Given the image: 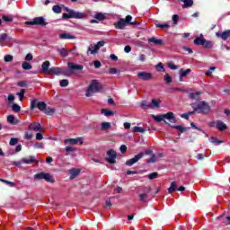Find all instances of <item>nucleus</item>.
<instances>
[{"mask_svg":"<svg viewBox=\"0 0 230 230\" xmlns=\"http://www.w3.org/2000/svg\"><path fill=\"white\" fill-rule=\"evenodd\" d=\"M194 112L198 114H209L211 112V106L206 101H199L190 104Z\"/></svg>","mask_w":230,"mask_h":230,"instance_id":"obj_1","label":"nucleus"},{"mask_svg":"<svg viewBox=\"0 0 230 230\" xmlns=\"http://www.w3.org/2000/svg\"><path fill=\"white\" fill-rule=\"evenodd\" d=\"M102 86L100 84V82H98V80L93 79L91 81L90 85L88 86L87 90H86V93H85V97L86 98H91V96H93V94H94L95 93H100V91H102Z\"/></svg>","mask_w":230,"mask_h":230,"instance_id":"obj_2","label":"nucleus"},{"mask_svg":"<svg viewBox=\"0 0 230 230\" xmlns=\"http://www.w3.org/2000/svg\"><path fill=\"white\" fill-rule=\"evenodd\" d=\"M46 181V182H55L53 176L49 172H38L34 175V181Z\"/></svg>","mask_w":230,"mask_h":230,"instance_id":"obj_3","label":"nucleus"},{"mask_svg":"<svg viewBox=\"0 0 230 230\" xmlns=\"http://www.w3.org/2000/svg\"><path fill=\"white\" fill-rule=\"evenodd\" d=\"M105 46V41L101 40L97 44H91L87 49V54L96 55L100 50V48H103Z\"/></svg>","mask_w":230,"mask_h":230,"instance_id":"obj_4","label":"nucleus"},{"mask_svg":"<svg viewBox=\"0 0 230 230\" xmlns=\"http://www.w3.org/2000/svg\"><path fill=\"white\" fill-rule=\"evenodd\" d=\"M26 24H30L31 26H48L46 19L42 16L36 17L33 19V21L26 22Z\"/></svg>","mask_w":230,"mask_h":230,"instance_id":"obj_5","label":"nucleus"},{"mask_svg":"<svg viewBox=\"0 0 230 230\" xmlns=\"http://www.w3.org/2000/svg\"><path fill=\"white\" fill-rule=\"evenodd\" d=\"M65 10L67 13H70L71 19H84L85 17V13L76 12L73 9H69L68 7H65Z\"/></svg>","mask_w":230,"mask_h":230,"instance_id":"obj_6","label":"nucleus"},{"mask_svg":"<svg viewBox=\"0 0 230 230\" xmlns=\"http://www.w3.org/2000/svg\"><path fill=\"white\" fill-rule=\"evenodd\" d=\"M144 155L145 153H139L138 155H136L133 158L126 161V166H133V164H136L139 159H143Z\"/></svg>","mask_w":230,"mask_h":230,"instance_id":"obj_7","label":"nucleus"},{"mask_svg":"<svg viewBox=\"0 0 230 230\" xmlns=\"http://www.w3.org/2000/svg\"><path fill=\"white\" fill-rule=\"evenodd\" d=\"M138 78L143 80L144 82H149L150 80H154V75L148 72H138L137 73Z\"/></svg>","mask_w":230,"mask_h":230,"instance_id":"obj_8","label":"nucleus"},{"mask_svg":"<svg viewBox=\"0 0 230 230\" xmlns=\"http://www.w3.org/2000/svg\"><path fill=\"white\" fill-rule=\"evenodd\" d=\"M65 145H84V138L77 137V138H66L64 140Z\"/></svg>","mask_w":230,"mask_h":230,"instance_id":"obj_9","label":"nucleus"},{"mask_svg":"<svg viewBox=\"0 0 230 230\" xmlns=\"http://www.w3.org/2000/svg\"><path fill=\"white\" fill-rule=\"evenodd\" d=\"M107 161L108 163H110L111 164H114V163H116V159H117V154H116V151L112 150V149H110L108 152H107Z\"/></svg>","mask_w":230,"mask_h":230,"instance_id":"obj_10","label":"nucleus"},{"mask_svg":"<svg viewBox=\"0 0 230 230\" xmlns=\"http://www.w3.org/2000/svg\"><path fill=\"white\" fill-rule=\"evenodd\" d=\"M216 35L217 37H220L223 40H227L229 39L230 30H226L223 32H217Z\"/></svg>","mask_w":230,"mask_h":230,"instance_id":"obj_11","label":"nucleus"},{"mask_svg":"<svg viewBox=\"0 0 230 230\" xmlns=\"http://www.w3.org/2000/svg\"><path fill=\"white\" fill-rule=\"evenodd\" d=\"M216 128H217L219 132H223V130H226L227 128V125H226V123H224V121L222 120H217Z\"/></svg>","mask_w":230,"mask_h":230,"instance_id":"obj_12","label":"nucleus"},{"mask_svg":"<svg viewBox=\"0 0 230 230\" xmlns=\"http://www.w3.org/2000/svg\"><path fill=\"white\" fill-rule=\"evenodd\" d=\"M67 66L69 69H72V71H82L84 69V66L82 65H75V63L68 62Z\"/></svg>","mask_w":230,"mask_h":230,"instance_id":"obj_13","label":"nucleus"},{"mask_svg":"<svg viewBox=\"0 0 230 230\" xmlns=\"http://www.w3.org/2000/svg\"><path fill=\"white\" fill-rule=\"evenodd\" d=\"M51 66V63L49 61H45L41 65V73L49 74V66Z\"/></svg>","mask_w":230,"mask_h":230,"instance_id":"obj_14","label":"nucleus"},{"mask_svg":"<svg viewBox=\"0 0 230 230\" xmlns=\"http://www.w3.org/2000/svg\"><path fill=\"white\" fill-rule=\"evenodd\" d=\"M22 162L23 164H31L33 163H39L35 156H29L27 158H22Z\"/></svg>","mask_w":230,"mask_h":230,"instance_id":"obj_15","label":"nucleus"},{"mask_svg":"<svg viewBox=\"0 0 230 230\" xmlns=\"http://www.w3.org/2000/svg\"><path fill=\"white\" fill-rule=\"evenodd\" d=\"M41 129H42V127L39 122H34L29 125V130H34V132H38L39 130H41Z\"/></svg>","mask_w":230,"mask_h":230,"instance_id":"obj_16","label":"nucleus"},{"mask_svg":"<svg viewBox=\"0 0 230 230\" xmlns=\"http://www.w3.org/2000/svg\"><path fill=\"white\" fill-rule=\"evenodd\" d=\"M164 119H168L171 123H175V115L173 112L169 111L166 114H164Z\"/></svg>","mask_w":230,"mask_h":230,"instance_id":"obj_17","label":"nucleus"},{"mask_svg":"<svg viewBox=\"0 0 230 230\" xmlns=\"http://www.w3.org/2000/svg\"><path fill=\"white\" fill-rule=\"evenodd\" d=\"M161 105V100L153 99L151 102H149V109H159Z\"/></svg>","mask_w":230,"mask_h":230,"instance_id":"obj_18","label":"nucleus"},{"mask_svg":"<svg viewBox=\"0 0 230 230\" xmlns=\"http://www.w3.org/2000/svg\"><path fill=\"white\" fill-rule=\"evenodd\" d=\"M49 75H62V68L52 66L49 70Z\"/></svg>","mask_w":230,"mask_h":230,"instance_id":"obj_19","label":"nucleus"},{"mask_svg":"<svg viewBox=\"0 0 230 230\" xmlns=\"http://www.w3.org/2000/svg\"><path fill=\"white\" fill-rule=\"evenodd\" d=\"M217 219L221 220L222 224H225V226H230V216L226 217V215H222L219 216Z\"/></svg>","mask_w":230,"mask_h":230,"instance_id":"obj_20","label":"nucleus"},{"mask_svg":"<svg viewBox=\"0 0 230 230\" xmlns=\"http://www.w3.org/2000/svg\"><path fill=\"white\" fill-rule=\"evenodd\" d=\"M115 28L117 30H124L125 26H127V22L124 19H121L118 22L114 23Z\"/></svg>","mask_w":230,"mask_h":230,"instance_id":"obj_21","label":"nucleus"},{"mask_svg":"<svg viewBox=\"0 0 230 230\" xmlns=\"http://www.w3.org/2000/svg\"><path fill=\"white\" fill-rule=\"evenodd\" d=\"M148 42H152L155 46H163L164 44L163 40H158L157 38H154V37L153 38H149L148 39Z\"/></svg>","mask_w":230,"mask_h":230,"instance_id":"obj_22","label":"nucleus"},{"mask_svg":"<svg viewBox=\"0 0 230 230\" xmlns=\"http://www.w3.org/2000/svg\"><path fill=\"white\" fill-rule=\"evenodd\" d=\"M69 173H70V179H75L80 173V169L72 168L69 170Z\"/></svg>","mask_w":230,"mask_h":230,"instance_id":"obj_23","label":"nucleus"},{"mask_svg":"<svg viewBox=\"0 0 230 230\" xmlns=\"http://www.w3.org/2000/svg\"><path fill=\"white\" fill-rule=\"evenodd\" d=\"M58 53H59L60 57L66 58L69 55V51L66 48H58Z\"/></svg>","mask_w":230,"mask_h":230,"instance_id":"obj_24","label":"nucleus"},{"mask_svg":"<svg viewBox=\"0 0 230 230\" xmlns=\"http://www.w3.org/2000/svg\"><path fill=\"white\" fill-rule=\"evenodd\" d=\"M206 42V39H204V37H198L194 40V44L196 46H204V43Z\"/></svg>","mask_w":230,"mask_h":230,"instance_id":"obj_25","label":"nucleus"},{"mask_svg":"<svg viewBox=\"0 0 230 230\" xmlns=\"http://www.w3.org/2000/svg\"><path fill=\"white\" fill-rule=\"evenodd\" d=\"M59 39H62L63 40H67L76 39V37L69 33H61L59 35Z\"/></svg>","mask_w":230,"mask_h":230,"instance_id":"obj_26","label":"nucleus"},{"mask_svg":"<svg viewBox=\"0 0 230 230\" xmlns=\"http://www.w3.org/2000/svg\"><path fill=\"white\" fill-rule=\"evenodd\" d=\"M190 73H191V69H190V68H187V69L181 68L179 71L180 76H183L184 78H186V76H188V75H190Z\"/></svg>","mask_w":230,"mask_h":230,"instance_id":"obj_27","label":"nucleus"},{"mask_svg":"<svg viewBox=\"0 0 230 230\" xmlns=\"http://www.w3.org/2000/svg\"><path fill=\"white\" fill-rule=\"evenodd\" d=\"M183 3L182 8H191L193 6V0H180Z\"/></svg>","mask_w":230,"mask_h":230,"instance_id":"obj_28","label":"nucleus"},{"mask_svg":"<svg viewBox=\"0 0 230 230\" xmlns=\"http://www.w3.org/2000/svg\"><path fill=\"white\" fill-rule=\"evenodd\" d=\"M169 127H172V128H176L177 130H180L181 134H184L186 130H190V128H184L182 126H172L169 124Z\"/></svg>","mask_w":230,"mask_h":230,"instance_id":"obj_29","label":"nucleus"},{"mask_svg":"<svg viewBox=\"0 0 230 230\" xmlns=\"http://www.w3.org/2000/svg\"><path fill=\"white\" fill-rule=\"evenodd\" d=\"M101 112L102 114H104V116H106L107 118H109L110 116H114V111L111 110L102 109Z\"/></svg>","mask_w":230,"mask_h":230,"instance_id":"obj_30","label":"nucleus"},{"mask_svg":"<svg viewBox=\"0 0 230 230\" xmlns=\"http://www.w3.org/2000/svg\"><path fill=\"white\" fill-rule=\"evenodd\" d=\"M199 96H200V92H193L189 93V98H190V100H199Z\"/></svg>","mask_w":230,"mask_h":230,"instance_id":"obj_31","label":"nucleus"},{"mask_svg":"<svg viewBox=\"0 0 230 230\" xmlns=\"http://www.w3.org/2000/svg\"><path fill=\"white\" fill-rule=\"evenodd\" d=\"M173 191H177V183L175 181L171 182V186L168 189V193H173Z\"/></svg>","mask_w":230,"mask_h":230,"instance_id":"obj_32","label":"nucleus"},{"mask_svg":"<svg viewBox=\"0 0 230 230\" xmlns=\"http://www.w3.org/2000/svg\"><path fill=\"white\" fill-rule=\"evenodd\" d=\"M46 107H47V104L44 102H40L37 103V109H39V111H41L42 112H44Z\"/></svg>","mask_w":230,"mask_h":230,"instance_id":"obj_33","label":"nucleus"},{"mask_svg":"<svg viewBox=\"0 0 230 230\" xmlns=\"http://www.w3.org/2000/svg\"><path fill=\"white\" fill-rule=\"evenodd\" d=\"M94 19L97 21H105V14L103 13H96L94 15Z\"/></svg>","mask_w":230,"mask_h":230,"instance_id":"obj_34","label":"nucleus"},{"mask_svg":"<svg viewBox=\"0 0 230 230\" xmlns=\"http://www.w3.org/2000/svg\"><path fill=\"white\" fill-rule=\"evenodd\" d=\"M44 114H47L48 116H52V114L55 113V110H53L52 108H49L48 106H46L45 110L43 111Z\"/></svg>","mask_w":230,"mask_h":230,"instance_id":"obj_35","label":"nucleus"},{"mask_svg":"<svg viewBox=\"0 0 230 230\" xmlns=\"http://www.w3.org/2000/svg\"><path fill=\"white\" fill-rule=\"evenodd\" d=\"M155 26L156 28H161L162 30H168V28H170V25L168 23H159V22H155Z\"/></svg>","mask_w":230,"mask_h":230,"instance_id":"obj_36","label":"nucleus"},{"mask_svg":"<svg viewBox=\"0 0 230 230\" xmlns=\"http://www.w3.org/2000/svg\"><path fill=\"white\" fill-rule=\"evenodd\" d=\"M22 69H24V71H30V69H31V64L28 63V62H23L22 64Z\"/></svg>","mask_w":230,"mask_h":230,"instance_id":"obj_37","label":"nucleus"},{"mask_svg":"<svg viewBox=\"0 0 230 230\" xmlns=\"http://www.w3.org/2000/svg\"><path fill=\"white\" fill-rule=\"evenodd\" d=\"M111 128V122H102L101 125L102 130H109Z\"/></svg>","mask_w":230,"mask_h":230,"instance_id":"obj_38","label":"nucleus"},{"mask_svg":"<svg viewBox=\"0 0 230 230\" xmlns=\"http://www.w3.org/2000/svg\"><path fill=\"white\" fill-rule=\"evenodd\" d=\"M61 75H64L65 76H71L72 72L66 68H61Z\"/></svg>","mask_w":230,"mask_h":230,"instance_id":"obj_39","label":"nucleus"},{"mask_svg":"<svg viewBox=\"0 0 230 230\" xmlns=\"http://www.w3.org/2000/svg\"><path fill=\"white\" fill-rule=\"evenodd\" d=\"M209 141H210V143H213V145H216V146L222 145V141L217 139V137H212L209 139Z\"/></svg>","mask_w":230,"mask_h":230,"instance_id":"obj_40","label":"nucleus"},{"mask_svg":"<svg viewBox=\"0 0 230 230\" xmlns=\"http://www.w3.org/2000/svg\"><path fill=\"white\" fill-rule=\"evenodd\" d=\"M52 10L54 13H62V7L60 5H54Z\"/></svg>","mask_w":230,"mask_h":230,"instance_id":"obj_41","label":"nucleus"},{"mask_svg":"<svg viewBox=\"0 0 230 230\" xmlns=\"http://www.w3.org/2000/svg\"><path fill=\"white\" fill-rule=\"evenodd\" d=\"M146 199H148V194L146 193H142V194H139V200L140 202H146Z\"/></svg>","mask_w":230,"mask_h":230,"instance_id":"obj_42","label":"nucleus"},{"mask_svg":"<svg viewBox=\"0 0 230 230\" xmlns=\"http://www.w3.org/2000/svg\"><path fill=\"white\" fill-rule=\"evenodd\" d=\"M146 131V129L142 127H134L133 128V132L136 133V132H140L141 134H143L144 132Z\"/></svg>","mask_w":230,"mask_h":230,"instance_id":"obj_43","label":"nucleus"},{"mask_svg":"<svg viewBox=\"0 0 230 230\" xmlns=\"http://www.w3.org/2000/svg\"><path fill=\"white\" fill-rule=\"evenodd\" d=\"M39 102H40L37 99L32 100V102H31V111H33L34 109H37V104Z\"/></svg>","mask_w":230,"mask_h":230,"instance_id":"obj_44","label":"nucleus"},{"mask_svg":"<svg viewBox=\"0 0 230 230\" xmlns=\"http://www.w3.org/2000/svg\"><path fill=\"white\" fill-rule=\"evenodd\" d=\"M60 87H67L69 85V80L67 79H63L59 83Z\"/></svg>","mask_w":230,"mask_h":230,"instance_id":"obj_45","label":"nucleus"},{"mask_svg":"<svg viewBox=\"0 0 230 230\" xmlns=\"http://www.w3.org/2000/svg\"><path fill=\"white\" fill-rule=\"evenodd\" d=\"M7 121H8V123H11L12 125H15V116L9 115L7 117Z\"/></svg>","mask_w":230,"mask_h":230,"instance_id":"obj_46","label":"nucleus"},{"mask_svg":"<svg viewBox=\"0 0 230 230\" xmlns=\"http://www.w3.org/2000/svg\"><path fill=\"white\" fill-rule=\"evenodd\" d=\"M203 46L207 49H211V48H213V41L205 40Z\"/></svg>","mask_w":230,"mask_h":230,"instance_id":"obj_47","label":"nucleus"},{"mask_svg":"<svg viewBox=\"0 0 230 230\" xmlns=\"http://www.w3.org/2000/svg\"><path fill=\"white\" fill-rule=\"evenodd\" d=\"M155 121L161 122L164 119V115H156L153 117Z\"/></svg>","mask_w":230,"mask_h":230,"instance_id":"obj_48","label":"nucleus"},{"mask_svg":"<svg viewBox=\"0 0 230 230\" xmlns=\"http://www.w3.org/2000/svg\"><path fill=\"white\" fill-rule=\"evenodd\" d=\"M24 93H26V91L22 89L19 93H16L20 98V102H22V99L24 98Z\"/></svg>","mask_w":230,"mask_h":230,"instance_id":"obj_49","label":"nucleus"},{"mask_svg":"<svg viewBox=\"0 0 230 230\" xmlns=\"http://www.w3.org/2000/svg\"><path fill=\"white\" fill-rule=\"evenodd\" d=\"M12 109L13 112H21V106L19 104H13Z\"/></svg>","mask_w":230,"mask_h":230,"instance_id":"obj_50","label":"nucleus"},{"mask_svg":"<svg viewBox=\"0 0 230 230\" xmlns=\"http://www.w3.org/2000/svg\"><path fill=\"white\" fill-rule=\"evenodd\" d=\"M157 177H159V173L157 172H152L148 175V179H150V181H154V179H157Z\"/></svg>","mask_w":230,"mask_h":230,"instance_id":"obj_51","label":"nucleus"},{"mask_svg":"<svg viewBox=\"0 0 230 230\" xmlns=\"http://www.w3.org/2000/svg\"><path fill=\"white\" fill-rule=\"evenodd\" d=\"M167 66H168V67L171 68L172 71H175V70L179 69V66H175V64H173V63H172V62L168 63Z\"/></svg>","mask_w":230,"mask_h":230,"instance_id":"obj_52","label":"nucleus"},{"mask_svg":"<svg viewBox=\"0 0 230 230\" xmlns=\"http://www.w3.org/2000/svg\"><path fill=\"white\" fill-rule=\"evenodd\" d=\"M18 87H28V82L26 81H19L17 83Z\"/></svg>","mask_w":230,"mask_h":230,"instance_id":"obj_53","label":"nucleus"},{"mask_svg":"<svg viewBox=\"0 0 230 230\" xmlns=\"http://www.w3.org/2000/svg\"><path fill=\"white\" fill-rule=\"evenodd\" d=\"M155 161H157V159L155 158V155H151V158L147 159L146 163L150 164L152 163H155Z\"/></svg>","mask_w":230,"mask_h":230,"instance_id":"obj_54","label":"nucleus"},{"mask_svg":"<svg viewBox=\"0 0 230 230\" xmlns=\"http://www.w3.org/2000/svg\"><path fill=\"white\" fill-rule=\"evenodd\" d=\"M4 62H12V60H13V56H12V55H5L4 57Z\"/></svg>","mask_w":230,"mask_h":230,"instance_id":"obj_55","label":"nucleus"},{"mask_svg":"<svg viewBox=\"0 0 230 230\" xmlns=\"http://www.w3.org/2000/svg\"><path fill=\"white\" fill-rule=\"evenodd\" d=\"M164 80L166 84H172V76L168 74L164 75Z\"/></svg>","mask_w":230,"mask_h":230,"instance_id":"obj_56","label":"nucleus"},{"mask_svg":"<svg viewBox=\"0 0 230 230\" xmlns=\"http://www.w3.org/2000/svg\"><path fill=\"white\" fill-rule=\"evenodd\" d=\"M216 67L215 66H211L206 73L205 75L207 76H211V75H213V71H215Z\"/></svg>","mask_w":230,"mask_h":230,"instance_id":"obj_57","label":"nucleus"},{"mask_svg":"<svg viewBox=\"0 0 230 230\" xmlns=\"http://www.w3.org/2000/svg\"><path fill=\"white\" fill-rule=\"evenodd\" d=\"M0 181L2 182H4L5 184H8L9 186H11V188H13V186H15V182H13V181H9L3 180V179H1Z\"/></svg>","mask_w":230,"mask_h":230,"instance_id":"obj_58","label":"nucleus"},{"mask_svg":"<svg viewBox=\"0 0 230 230\" xmlns=\"http://www.w3.org/2000/svg\"><path fill=\"white\" fill-rule=\"evenodd\" d=\"M19 142V139L18 138H11L10 139V142H9V145L11 146H13L14 145H17V143Z\"/></svg>","mask_w":230,"mask_h":230,"instance_id":"obj_59","label":"nucleus"},{"mask_svg":"<svg viewBox=\"0 0 230 230\" xmlns=\"http://www.w3.org/2000/svg\"><path fill=\"white\" fill-rule=\"evenodd\" d=\"M3 21H4L5 22H12V21H13V18L12 16H3Z\"/></svg>","mask_w":230,"mask_h":230,"instance_id":"obj_60","label":"nucleus"},{"mask_svg":"<svg viewBox=\"0 0 230 230\" xmlns=\"http://www.w3.org/2000/svg\"><path fill=\"white\" fill-rule=\"evenodd\" d=\"M6 39H8V34L6 33L0 34V42H4Z\"/></svg>","mask_w":230,"mask_h":230,"instance_id":"obj_61","label":"nucleus"},{"mask_svg":"<svg viewBox=\"0 0 230 230\" xmlns=\"http://www.w3.org/2000/svg\"><path fill=\"white\" fill-rule=\"evenodd\" d=\"M172 22L173 24H177V22H179V15L177 14L172 15Z\"/></svg>","mask_w":230,"mask_h":230,"instance_id":"obj_62","label":"nucleus"},{"mask_svg":"<svg viewBox=\"0 0 230 230\" xmlns=\"http://www.w3.org/2000/svg\"><path fill=\"white\" fill-rule=\"evenodd\" d=\"M65 150H66V152H76L75 147H73V146H66V147L65 148Z\"/></svg>","mask_w":230,"mask_h":230,"instance_id":"obj_63","label":"nucleus"},{"mask_svg":"<svg viewBox=\"0 0 230 230\" xmlns=\"http://www.w3.org/2000/svg\"><path fill=\"white\" fill-rule=\"evenodd\" d=\"M119 150H120L121 154H125L127 152V146H125V145L120 146Z\"/></svg>","mask_w":230,"mask_h":230,"instance_id":"obj_64","label":"nucleus"}]
</instances>
